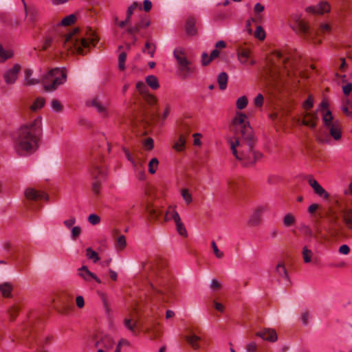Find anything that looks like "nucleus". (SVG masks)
Instances as JSON below:
<instances>
[{
	"instance_id": "nucleus-19",
	"label": "nucleus",
	"mask_w": 352,
	"mask_h": 352,
	"mask_svg": "<svg viewBox=\"0 0 352 352\" xmlns=\"http://www.w3.org/2000/svg\"><path fill=\"white\" fill-rule=\"evenodd\" d=\"M308 183L313 188L314 192L320 197L327 200L330 197V194L314 178L311 177L308 180Z\"/></svg>"
},
{
	"instance_id": "nucleus-27",
	"label": "nucleus",
	"mask_w": 352,
	"mask_h": 352,
	"mask_svg": "<svg viewBox=\"0 0 352 352\" xmlns=\"http://www.w3.org/2000/svg\"><path fill=\"white\" fill-rule=\"evenodd\" d=\"M256 336L269 342H275L277 340L276 331L272 329H265L256 333Z\"/></svg>"
},
{
	"instance_id": "nucleus-30",
	"label": "nucleus",
	"mask_w": 352,
	"mask_h": 352,
	"mask_svg": "<svg viewBox=\"0 0 352 352\" xmlns=\"http://www.w3.org/2000/svg\"><path fill=\"white\" fill-rule=\"evenodd\" d=\"M174 214H175V221H174V222L175 223L176 230H177V232L181 236L186 237L188 235L187 231H186V229L184 225L182 222V220H181V218H180L179 214L175 213Z\"/></svg>"
},
{
	"instance_id": "nucleus-49",
	"label": "nucleus",
	"mask_w": 352,
	"mask_h": 352,
	"mask_svg": "<svg viewBox=\"0 0 352 352\" xmlns=\"http://www.w3.org/2000/svg\"><path fill=\"white\" fill-rule=\"evenodd\" d=\"M139 6L138 2H133L127 9L126 10V19L130 22L131 17L134 12V10Z\"/></svg>"
},
{
	"instance_id": "nucleus-34",
	"label": "nucleus",
	"mask_w": 352,
	"mask_h": 352,
	"mask_svg": "<svg viewBox=\"0 0 352 352\" xmlns=\"http://www.w3.org/2000/svg\"><path fill=\"white\" fill-rule=\"evenodd\" d=\"M195 19L193 18H188L186 23V34L190 36H193L196 34L197 30L195 27Z\"/></svg>"
},
{
	"instance_id": "nucleus-8",
	"label": "nucleus",
	"mask_w": 352,
	"mask_h": 352,
	"mask_svg": "<svg viewBox=\"0 0 352 352\" xmlns=\"http://www.w3.org/2000/svg\"><path fill=\"white\" fill-rule=\"evenodd\" d=\"M90 175L94 180L92 184V191L96 195H98L100 188V180L107 175V169L98 162H94L89 170Z\"/></svg>"
},
{
	"instance_id": "nucleus-13",
	"label": "nucleus",
	"mask_w": 352,
	"mask_h": 352,
	"mask_svg": "<svg viewBox=\"0 0 352 352\" xmlns=\"http://www.w3.org/2000/svg\"><path fill=\"white\" fill-rule=\"evenodd\" d=\"M25 196L30 202L29 207L33 208L32 202H37L40 200L47 199L48 196L43 191L37 190L32 188H28L25 191Z\"/></svg>"
},
{
	"instance_id": "nucleus-38",
	"label": "nucleus",
	"mask_w": 352,
	"mask_h": 352,
	"mask_svg": "<svg viewBox=\"0 0 352 352\" xmlns=\"http://www.w3.org/2000/svg\"><path fill=\"white\" fill-rule=\"evenodd\" d=\"M250 52L248 50H242L238 54L239 61L243 64H248Z\"/></svg>"
},
{
	"instance_id": "nucleus-39",
	"label": "nucleus",
	"mask_w": 352,
	"mask_h": 352,
	"mask_svg": "<svg viewBox=\"0 0 352 352\" xmlns=\"http://www.w3.org/2000/svg\"><path fill=\"white\" fill-rule=\"evenodd\" d=\"M20 309L21 307L19 305H14L8 309V313L9 314L10 320L13 321L16 319Z\"/></svg>"
},
{
	"instance_id": "nucleus-1",
	"label": "nucleus",
	"mask_w": 352,
	"mask_h": 352,
	"mask_svg": "<svg viewBox=\"0 0 352 352\" xmlns=\"http://www.w3.org/2000/svg\"><path fill=\"white\" fill-rule=\"evenodd\" d=\"M146 273V300L136 302L130 318L124 320V325L133 334L140 329L151 340L162 335L157 314L151 305L157 302H168L175 296V280L166 269V261L160 258L150 259L144 265Z\"/></svg>"
},
{
	"instance_id": "nucleus-16",
	"label": "nucleus",
	"mask_w": 352,
	"mask_h": 352,
	"mask_svg": "<svg viewBox=\"0 0 352 352\" xmlns=\"http://www.w3.org/2000/svg\"><path fill=\"white\" fill-rule=\"evenodd\" d=\"M185 339L188 344L194 349L197 350L200 347V343L201 342V338L200 336H197L194 330L191 328H188L186 329V334L185 336Z\"/></svg>"
},
{
	"instance_id": "nucleus-17",
	"label": "nucleus",
	"mask_w": 352,
	"mask_h": 352,
	"mask_svg": "<svg viewBox=\"0 0 352 352\" xmlns=\"http://www.w3.org/2000/svg\"><path fill=\"white\" fill-rule=\"evenodd\" d=\"M21 68V67L19 64H14L12 68L8 69L4 73L3 78L6 84L12 85L16 82Z\"/></svg>"
},
{
	"instance_id": "nucleus-31",
	"label": "nucleus",
	"mask_w": 352,
	"mask_h": 352,
	"mask_svg": "<svg viewBox=\"0 0 352 352\" xmlns=\"http://www.w3.org/2000/svg\"><path fill=\"white\" fill-rule=\"evenodd\" d=\"M322 119L324 123V126L326 127H329L334 124L335 121L333 120V116L329 109H327L326 111H322Z\"/></svg>"
},
{
	"instance_id": "nucleus-56",
	"label": "nucleus",
	"mask_w": 352,
	"mask_h": 352,
	"mask_svg": "<svg viewBox=\"0 0 352 352\" xmlns=\"http://www.w3.org/2000/svg\"><path fill=\"white\" fill-rule=\"evenodd\" d=\"M87 219L89 223L94 226L97 225L100 222V217L96 214H91L89 215Z\"/></svg>"
},
{
	"instance_id": "nucleus-61",
	"label": "nucleus",
	"mask_w": 352,
	"mask_h": 352,
	"mask_svg": "<svg viewBox=\"0 0 352 352\" xmlns=\"http://www.w3.org/2000/svg\"><path fill=\"white\" fill-rule=\"evenodd\" d=\"M264 98L261 94H258L256 97L254 98V104L256 107H261L263 104Z\"/></svg>"
},
{
	"instance_id": "nucleus-57",
	"label": "nucleus",
	"mask_w": 352,
	"mask_h": 352,
	"mask_svg": "<svg viewBox=\"0 0 352 352\" xmlns=\"http://www.w3.org/2000/svg\"><path fill=\"white\" fill-rule=\"evenodd\" d=\"M123 151L125 153L127 160L133 164L134 169L138 170V166L136 164V161L132 157L129 151L125 148H123Z\"/></svg>"
},
{
	"instance_id": "nucleus-37",
	"label": "nucleus",
	"mask_w": 352,
	"mask_h": 352,
	"mask_svg": "<svg viewBox=\"0 0 352 352\" xmlns=\"http://www.w3.org/2000/svg\"><path fill=\"white\" fill-rule=\"evenodd\" d=\"M146 84L152 89H157L159 87V82L157 77L153 75L148 76L146 78Z\"/></svg>"
},
{
	"instance_id": "nucleus-60",
	"label": "nucleus",
	"mask_w": 352,
	"mask_h": 352,
	"mask_svg": "<svg viewBox=\"0 0 352 352\" xmlns=\"http://www.w3.org/2000/svg\"><path fill=\"white\" fill-rule=\"evenodd\" d=\"M182 196L186 202V204H190L192 201L191 195L189 193L187 189L182 190Z\"/></svg>"
},
{
	"instance_id": "nucleus-7",
	"label": "nucleus",
	"mask_w": 352,
	"mask_h": 352,
	"mask_svg": "<svg viewBox=\"0 0 352 352\" xmlns=\"http://www.w3.org/2000/svg\"><path fill=\"white\" fill-rule=\"evenodd\" d=\"M109 104L106 96L102 93L90 97L86 101L87 107L95 108L97 112L104 118L107 117L109 115L107 109Z\"/></svg>"
},
{
	"instance_id": "nucleus-64",
	"label": "nucleus",
	"mask_w": 352,
	"mask_h": 352,
	"mask_svg": "<svg viewBox=\"0 0 352 352\" xmlns=\"http://www.w3.org/2000/svg\"><path fill=\"white\" fill-rule=\"evenodd\" d=\"M2 248L6 252L9 253L12 250L13 245L10 241H6L2 243Z\"/></svg>"
},
{
	"instance_id": "nucleus-25",
	"label": "nucleus",
	"mask_w": 352,
	"mask_h": 352,
	"mask_svg": "<svg viewBox=\"0 0 352 352\" xmlns=\"http://www.w3.org/2000/svg\"><path fill=\"white\" fill-rule=\"evenodd\" d=\"M275 272L278 276V278L285 282L286 285L290 284V279L288 272L285 268V264L283 262H279L276 268Z\"/></svg>"
},
{
	"instance_id": "nucleus-62",
	"label": "nucleus",
	"mask_w": 352,
	"mask_h": 352,
	"mask_svg": "<svg viewBox=\"0 0 352 352\" xmlns=\"http://www.w3.org/2000/svg\"><path fill=\"white\" fill-rule=\"evenodd\" d=\"M309 318L310 314L309 311H305L301 314V320L305 325H307L308 324Z\"/></svg>"
},
{
	"instance_id": "nucleus-51",
	"label": "nucleus",
	"mask_w": 352,
	"mask_h": 352,
	"mask_svg": "<svg viewBox=\"0 0 352 352\" xmlns=\"http://www.w3.org/2000/svg\"><path fill=\"white\" fill-rule=\"evenodd\" d=\"M254 36L259 40H264L265 38V32L261 26H257L255 32Z\"/></svg>"
},
{
	"instance_id": "nucleus-52",
	"label": "nucleus",
	"mask_w": 352,
	"mask_h": 352,
	"mask_svg": "<svg viewBox=\"0 0 352 352\" xmlns=\"http://www.w3.org/2000/svg\"><path fill=\"white\" fill-rule=\"evenodd\" d=\"M278 66L275 65L274 67H270L266 72L267 80L271 81L273 80L274 76H275L276 72L278 70Z\"/></svg>"
},
{
	"instance_id": "nucleus-53",
	"label": "nucleus",
	"mask_w": 352,
	"mask_h": 352,
	"mask_svg": "<svg viewBox=\"0 0 352 352\" xmlns=\"http://www.w3.org/2000/svg\"><path fill=\"white\" fill-rule=\"evenodd\" d=\"M274 56L275 58L279 60L283 65H285V67H286V62L288 59V57L286 56L285 54H283L282 52H276L274 54Z\"/></svg>"
},
{
	"instance_id": "nucleus-33",
	"label": "nucleus",
	"mask_w": 352,
	"mask_h": 352,
	"mask_svg": "<svg viewBox=\"0 0 352 352\" xmlns=\"http://www.w3.org/2000/svg\"><path fill=\"white\" fill-rule=\"evenodd\" d=\"M342 217L346 227L352 230V209H346L342 212Z\"/></svg>"
},
{
	"instance_id": "nucleus-14",
	"label": "nucleus",
	"mask_w": 352,
	"mask_h": 352,
	"mask_svg": "<svg viewBox=\"0 0 352 352\" xmlns=\"http://www.w3.org/2000/svg\"><path fill=\"white\" fill-rule=\"evenodd\" d=\"M94 342V346L97 349V352H104V349H109L113 346L111 338L107 335L97 336Z\"/></svg>"
},
{
	"instance_id": "nucleus-63",
	"label": "nucleus",
	"mask_w": 352,
	"mask_h": 352,
	"mask_svg": "<svg viewBox=\"0 0 352 352\" xmlns=\"http://www.w3.org/2000/svg\"><path fill=\"white\" fill-rule=\"evenodd\" d=\"M76 223V218L74 217H71L69 219L65 220L63 221V224L67 228H71Z\"/></svg>"
},
{
	"instance_id": "nucleus-12",
	"label": "nucleus",
	"mask_w": 352,
	"mask_h": 352,
	"mask_svg": "<svg viewBox=\"0 0 352 352\" xmlns=\"http://www.w3.org/2000/svg\"><path fill=\"white\" fill-rule=\"evenodd\" d=\"M38 322V316H30L28 322L23 324V332L21 335H19V339L24 340L29 336H33V333L34 331H36V326Z\"/></svg>"
},
{
	"instance_id": "nucleus-46",
	"label": "nucleus",
	"mask_w": 352,
	"mask_h": 352,
	"mask_svg": "<svg viewBox=\"0 0 352 352\" xmlns=\"http://www.w3.org/2000/svg\"><path fill=\"white\" fill-rule=\"evenodd\" d=\"M155 51V45L153 43H151L149 42H146L145 43L144 49L143 50V52L148 53L150 54L151 57H153L154 53Z\"/></svg>"
},
{
	"instance_id": "nucleus-10",
	"label": "nucleus",
	"mask_w": 352,
	"mask_h": 352,
	"mask_svg": "<svg viewBox=\"0 0 352 352\" xmlns=\"http://www.w3.org/2000/svg\"><path fill=\"white\" fill-rule=\"evenodd\" d=\"M292 18L295 21V27H293L292 28L294 30H298L302 34H303V37L306 41L314 44L320 43L321 42L320 40H317L316 38V34H314L309 30L308 25L300 19V16L298 14H293Z\"/></svg>"
},
{
	"instance_id": "nucleus-43",
	"label": "nucleus",
	"mask_w": 352,
	"mask_h": 352,
	"mask_svg": "<svg viewBox=\"0 0 352 352\" xmlns=\"http://www.w3.org/2000/svg\"><path fill=\"white\" fill-rule=\"evenodd\" d=\"M159 165L158 160L156 157L152 158L148 162V172L151 174H154L156 172Z\"/></svg>"
},
{
	"instance_id": "nucleus-58",
	"label": "nucleus",
	"mask_w": 352,
	"mask_h": 352,
	"mask_svg": "<svg viewBox=\"0 0 352 352\" xmlns=\"http://www.w3.org/2000/svg\"><path fill=\"white\" fill-rule=\"evenodd\" d=\"M51 106L52 108L57 112H60L63 110V105L56 99H54L52 100Z\"/></svg>"
},
{
	"instance_id": "nucleus-50",
	"label": "nucleus",
	"mask_w": 352,
	"mask_h": 352,
	"mask_svg": "<svg viewBox=\"0 0 352 352\" xmlns=\"http://www.w3.org/2000/svg\"><path fill=\"white\" fill-rule=\"evenodd\" d=\"M76 19V17L74 14H70V15L65 17L62 20L61 24L65 26L69 25L74 23L75 22Z\"/></svg>"
},
{
	"instance_id": "nucleus-2",
	"label": "nucleus",
	"mask_w": 352,
	"mask_h": 352,
	"mask_svg": "<svg viewBox=\"0 0 352 352\" xmlns=\"http://www.w3.org/2000/svg\"><path fill=\"white\" fill-rule=\"evenodd\" d=\"M232 126L236 133L241 134L243 140L236 137L227 139L232 153L244 166L254 164L262 158L263 154L253 150L256 138L246 115L237 113L233 119Z\"/></svg>"
},
{
	"instance_id": "nucleus-18",
	"label": "nucleus",
	"mask_w": 352,
	"mask_h": 352,
	"mask_svg": "<svg viewBox=\"0 0 352 352\" xmlns=\"http://www.w3.org/2000/svg\"><path fill=\"white\" fill-rule=\"evenodd\" d=\"M265 208L262 206H259L256 208L252 214L250 216L248 225L250 227H256L260 225L261 222V215L265 211Z\"/></svg>"
},
{
	"instance_id": "nucleus-21",
	"label": "nucleus",
	"mask_w": 352,
	"mask_h": 352,
	"mask_svg": "<svg viewBox=\"0 0 352 352\" xmlns=\"http://www.w3.org/2000/svg\"><path fill=\"white\" fill-rule=\"evenodd\" d=\"M145 211L150 220L156 221L162 214L163 212L160 209V206L148 202L145 206Z\"/></svg>"
},
{
	"instance_id": "nucleus-26",
	"label": "nucleus",
	"mask_w": 352,
	"mask_h": 352,
	"mask_svg": "<svg viewBox=\"0 0 352 352\" xmlns=\"http://www.w3.org/2000/svg\"><path fill=\"white\" fill-rule=\"evenodd\" d=\"M216 49L214 50L209 56L207 53H203L201 56V63L204 66L208 65L210 62L214 59V58L217 57L219 54V48H220V41H217L215 44Z\"/></svg>"
},
{
	"instance_id": "nucleus-36",
	"label": "nucleus",
	"mask_w": 352,
	"mask_h": 352,
	"mask_svg": "<svg viewBox=\"0 0 352 352\" xmlns=\"http://www.w3.org/2000/svg\"><path fill=\"white\" fill-rule=\"evenodd\" d=\"M13 56V52L12 50H5L2 45L0 44V63L5 62L6 60Z\"/></svg>"
},
{
	"instance_id": "nucleus-6",
	"label": "nucleus",
	"mask_w": 352,
	"mask_h": 352,
	"mask_svg": "<svg viewBox=\"0 0 352 352\" xmlns=\"http://www.w3.org/2000/svg\"><path fill=\"white\" fill-rule=\"evenodd\" d=\"M173 54L177 62L179 76L183 79L188 78L194 72L192 63L188 60L184 50L181 48L175 49Z\"/></svg>"
},
{
	"instance_id": "nucleus-59",
	"label": "nucleus",
	"mask_w": 352,
	"mask_h": 352,
	"mask_svg": "<svg viewBox=\"0 0 352 352\" xmlns=\"http://www.w3.org/2000/svg\"><path fill=\"white\" fill-rule=\"evenodd\" d=\"M314 99L311 96H309L308 98L303 102L302 107L305 109L309 110L313 107Z\"/></svg>"
},
{
	"instance_id": "nucleus-29",
	"label": "nucleus",
	"mask_w": 352,
	"mask_h": 352,
	"mask_svg": "<svg viewBox=\"0 0 352 352\" xmlns=\"http://www.w3.org/2000/svg\"><path fill=\"white\" fill-rule=\"evenodd\" d=\"M305 117L309 118L308 120H303L302 121V124L305 126H308L312 129L315 128L316 126V121L318 119V111L312 112V113H307L305 115Z\"/></svg>"
},
{
	"instance_id": "nucleus-48",
	"label": "nucleus",
	"mask_w": 352,
	"mask_h": 352,
	"mask_svg": "<svg viewBox=\"0 0 352 352\" xmlns=\"http://www.w3.org/2000/svg\"><path fill=\"white\" fill-rule=\"evenodd\" d=\"M248 102V100L246 96H241L236 100V107L240 110L243 109L247 106Z\"/></svg>"
},
{
	"instance_id": "nucleus-45",
	"label": "nucleus",
	"mask_w": 352,
	"mask_h": 352,
	"mask_svg": "<svg viewBox=\"0 0 352 352\" xmlns=\"http://www.w3.org/2000/svg\"><path fill=\"white\" fill-rule=\"evenodd\" d=\"M86 255L88 258L93 260L94 263H96L100 259L98 253L94 251L91 248H88L86 250Z\"/></svg>"
},
{
	"instance_id": "nucleus-54",
	"label": "nucleus",
	"mask_w": 352,
	"mask_h": 352,
	"mask_svg": "<svg viewBox=\"0 0 352 352\" xmlns=\"http://www.w3.org/2000/svg\"><path fill=\"white\" fill-rule=\"evenodd\" d=\"M81 233V228L80 226H74L71 230V237L72 240L75 241Z\"/></svg>"
},
{
	"instance_id": "nucleus-47",
	"label": "nucleus",
	"mask_w": 352,
	"mask_h": 352,
	"mask_svg": "<svg viewBox=\"0 0 352 352\" xmlns=\"http://www.w3.org/2000/svg\"><path fill=\"white\" fill-rule=\"evenodd\" d=\"M144 161L142 160H138L136 161V164L138 166V170L135 169V171H138L140 174L139 178L140 179H143L144 178Z\"/></svg>"
},
{
	"instance_id": "nucleus-15",
	"label": "nucleus",
	"mask_w": 352,
	"mask_h": 352,
	"mask_svg": "<svg viewBox=\"0 0 352 352\" xmlns=\"http://www.w3.org/2000/svg\"><path fill=\"white\" fill-rule=\"evenodd\" d=\"M111 234L116 250L118 252L122 251L126 246L125 236L122 234L118 229H113L111 232Z\"/></svg>"
},
{
	"instance_id": "nucleus-5",
	"label": "nucleus",
	"mask_w": 352,
	"mask_h": 352,
	"mask_svg": "<svg viewBox=\"0 0 352 352\" xmlns=\"http://www.w3.org/2000/svg\"><path fill=\"white\" fill-rule=\"evenodd\" d=\"M67 75L63 69L55 67L50 69L41 79V82L47 91L55 90L58 86L64 83Z\"/></svg>"
},
{
	"instance_id": "nucleus-42",
	"label": "nucleus",
	"mask_w": 352,
	"mask_h": 352,
	"mask_svg": "<svg viewBox=\"0 0 352 352\" xmlns=\"http://www.w3.org/2000/svg\"><path fill=\"white\" fill-rule=\"evenodd\" d=\"M302 257L305 263H308L311 261V257L313 256V252L311 250L308 249L307 247L305 246L302 249Z\"/></svg>"
},
{
	"instance_id": "nucleus-40",
	"label": "nucleus",
	"mask_w": 352,
	"mask_h": 352,
	"mask_svg": "<svg viewBox=\"0 0 352 352\" xmlns=\"http://www.w3.org/2000/svg\"><path fill=\"white\" fill-rule=\"evenodd\" d=\"M45 100L43 98H37L33 104L30 106V109L32 111H35L41 108H42L45 104Z\"/></svg>"
},
{
	"instance_id": "nucleus-44",
	"label": "nucleus",
	"mask_w": 352,
	"mask_h": 352,
	"mask_svg": "<svg viewBox=\"0 0 352 352\" xmlns=\"http://www.w3.org/2000/svg\"><path fill=\"white\" fill-rule=\"evenodd\" d=\"M283 221L285 226L289 227L295 223V217L291 213H287L284 216Z\"/></svg>"
},
{
	"instance_id": "nucleus-41",
	"label": "nucleus",
	"mask_w": 352,
	"mask_h": 352,
	"mask_svg": "<svg viewBox=\"0 0 352 352\" xmlns=\"http://www.w3.org/2000/svg\"><path fill=\"white\" fill-rule=\"evenodd\" d=\"M175 213H177L175 210V207L169 206L168 209L166 211L164 217V221H168L171 219H173L174 221H175Z\"/></svg>"
},
{
	"instance_id": "nucleus-55",
	"label": "nucleus",
	"mask_w": 352,
	"mask_h": 352,
	"mask_svg": "<svg viewBox=\"0 0 352 352\" xmlns=\"http://www.w3.org/2000/svg\"><path fill=\"white\" fill-rule=\"evenodd\" d=\"M126 54L125 52H122L118 57V67L120 70H124V62L126 60Z\"/></svg>"
},
{
	"instance_id": "nucleus-24",
	"label": "nucleus",
	"mask_w": 352,
	"mask_h": 352,
	"mask_svg": "<svg viewBox=\"0 0 352 352\" xmlns=\"http://www.w3.org/2000/svg\"><path fill=\"white\" fill-rule=\"evenodd\" d=\"M24 9L26 16L32 23H35L38 20L41 16V12L38 8L34 6H28L26 3H24Z\"/></svg>"
},
{
	"instance_id": "nucleus-3",
	"label": "nucleus",
	"mask_w": 352,
	"mask_h": 352,
	"mask_svg": "<svg viewBox=\"0 0 352 352\" xmlns=\"http://www.w3.org/2000/svg\"><path fill=\"white\" fill-rule=\"evenodd\" d=\"M99 41V38L95 31L91 28H87L84 32H80L78 29H74L64 36H62L56 43H52V39L45 37L41 50H47L50 47H54L63 53L86 54L91 47H94Z\"/></svg>"
},
{
	"instance_id": "nucleus-35",
	"label": "nucleus",
	"mask_w": 352,
	"mask_h": 352,
	"mask_svg": "<svg viewBox=\"0 0 352 352\" xmlns=\"http://www.w3.org/2000/svg\"><path fill=\"white\" fill-rule=\"evenodd\" d=\"M8 258L15 262V267L19 272H23L28 266L25 260H19L16 257L9 256Z\"/></svg>"
},
{
	"instance_id": "nucleus-11",
	"label": "nucleus",
	"mask_w": 352,
	"mask_h": 352,
	"mask_svg": "<svg viewBox=\"0 0 352 352\" xmlns=\"http://www.w3.org/2000/svg\"><path fill=\"white\" fill-rule=\"evenodd\" d=\"M190 133V126L187 123L182 124L178 129V138L173 145L175 150L181 152L185 149L186 138Z\"/></svg>"
},
{
	"instance_id": "nucleus-22",
	"label": "nucleus",
	"mask_w": 352,
	"mask_h": 352,
	"mask_svg": "<svg viewBox=\"0 0 352 352\" xmlns=\"http://www.w3.org/2000/svg\"><path fill=\"white\" fill-rule=\"evenodd\" d=\"M306 11L310 13L322 14L330 11V6L327 1H322L317 6L307 7Z\"/></svg>"
},
{
	"instance_id": "nucleus-28",
	"label": "nucleus",
	"mask_w": 352,
	"mask_h": 352,
	"mask_svg": "<svg viewBox=\"0 0 352 352\" xmlns=\"http://www.w3.org/2000/svg\"><path fill=\"white\" fill-rule=\"evenodd\" d=\"M329 130V133L334 140L338 141L342 138L341 126L338 120L334 122V124L327 127Z\"/></svg>"
},
{
	"instance_id": "nucleus-23",
	"label": "nucleus",
	"mask_w": 352,
	"mask_h": 352,
	"mask_svg": "<svg viewBox=\"0 0 352 352\" xmlns=\"http://www.w3.org/2000/svg\"><path fill=\"white\" fill-rule=\"evenodd\" d=\"M78 271V276L87 282H89L91 280L94 279L98 283H101L100 279L98 278L95 274L90 272L87 266H82Z\"/></svg>"
},
{
	"instance_id": "nucleus-32",
	"label": "nucleus",
	"mask_w": 352,
	"mask_h": 352,
	"mask_svg": "<svg viewBox=\"0 0 352 352\" xmlns=\"http://www.w3.org/2000/svg\"><path fill=\"white\" fill-rule=\"evenodd\" d=\"M12 286L9 283H3L0 284V292L3 297L11 298L12 297Z\"/></svg>"
},
{
	"instance_id": "nucleus-4",
	"label": "nucleus",
	"mask_w": 352,
	"mask_h": 352,
	"mask_svg": "<svg viewBox=\"0 0 352 352\" xmlns=\"http://www.w3.org/2000/svg\"><path fill=\"white\" fill-rule=\"evenodd\" d=\"M42 135V119L38 116L22 125L14 140L16 151L21 155L34 152Z\"/></svg>"
},
{
	"instance_id": "nucleus-20",
	"label": "nucleus",
	"mask_w": 352,
	"mask_h": 352,
	"mask_svg": "<svg viewBox=\"0 0 352 352\" xmlns=\"http://www.w3.org/2000/svg\"><path fill=\"white\" fill-rule=\"evenodd\" d=\"M136 88L138 91L141 94L144 100L147 103L151 105L155 104L157 102V99L153 95L150 94L148 92V89L146 85L142 81H140L136 85Z\"/></svg>"
},
{
	"instance_id": "nucleus-9",
	"label": "nucleus",
	"mask_w": 352,
	"mask_h": 352,
	"mask_svg": "<svg viewBox=\"0 0 352 352\" xmlns=\"http://www.w3.org/2000/svg\"><path fill=\"white\" fill-rule=\"evenodd\" d=\"M220 288V283L213 279L210 285V296L208 302V310L212 317L217 318L216 311H220V302H218V291Z\"/></svg>"
}]
</instances>
